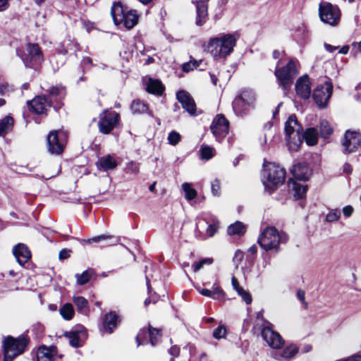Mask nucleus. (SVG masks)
<instances>
[{
  "mask_svg": "<svg viewBox=\"0 0 361 361\" xmlns=\"http://www.w3.org/2000/svg\"><path fill=\"white\" fill-rule=\"evenodd\" d=\"M236 44V37L233 34L222 35L212 37L203 45L204 50L209 52L214 59H225L233 51Z\"/></svg>",
  "mask_w": 361,
  "mask_h": 361,
  "instance_id": "f257e3e1",
  "label": "nucleus"
},
{
  "mask_svg": "<svg viewBox=\"0 0 361 361\" xmlns=\"http://www.w3.org/2000/svg\"><path fill=\"white\" fill-rule=\"evenodd\" d=\"M288 236L283 231H279L274 226H267L261 231L257 243L266 252L275 253L280 250V245L286 244Z\"/></svg>",
  "mask_w": 361,
  "mask_h": 361,
  "instance_id": "f03ea898",
  "label": "nucleus"
},
{
  "mask_svg": "<svg viewBox=\"0 0 361 361\" xmlns=\"http://www.w3.org/2000/svg\"><path fill=\"white\" fill-rule=\"evenodd\" d=\"M286 171L279 165L264 160L262 181L265 190L269 194L282 185L285 180Z\"/></svg>",
  "mask_w": 361,
  "mask_h": 361,
  "instance_id": "7ed1b4c3",
  "label": "nucleus"
},
{
  "mask_svg": "<svg viewBox=\"0 0 361 361\" xmlns=\"http://www.w3.org/2000/svg\"><path fill=\"white\" fill-rule=\"evenodd\" d=\"M284 130L289 150L298 151L302 142L300 133L302 128L295 115L288 117L285 123Z\"/></svg>",
  "mask_w": 361,
  "mask_h": 361,
  "instance_id": "20e7f679",
  "label": "nucleus"
},
{
  "mask_svg": "<svg viewBox=\"0 0 361 361\" xmlns=\"http://www.w3.org/2000/svg\"><path fill=\"white\" fill-rule=\"evenodd\" d=\"M297 63L296 60L290 59L285 66L275 71V75L284 90V94L290 89L294 78L298 74Z\"/></svg>",
  "mask_w": 361,
  "mask_h": 361,
  "instance_id": "39448f33",
  "label": "nucleus"
},
{
  "mask_svg": "<svg viewBox=\"0 0 361 361\" xmlns=\"http://www.w3.org/2000/svg\"><path fill=\"white\" fill-rule=\"evenodd\" d=\"M27 343L28 339L25 336L6 338L4 343V361H13L16 356L23 353Z\"/></svg>",
  "mask_w": 361,
  "mask_h": 361,
  "instance_id": "423d86ee",
  "label": "nucleus"
},
{
  "mask_svg": "<svg viewBox=\"0 0 361 361\" xmlns=\"http://www.w3.org/2000/svg\"><path fill=\"white\" fill-rule=\"evenodd\" d=\"M319 16L320 20L331 26H336L341 19L339 8L329 2H321L319 5Z\"/></svg>",
  "mask_w": 361,
  "mask_h": 361,
  "instance_id": "0eeeda50",
  "label": "nucleus"
},
{
  "mask_svg": "<svg viewBox=\"0 0 361 361\" xmlns=\"http://www.w3.org/2000/svg\"><path fill=\"white\" fill-rule=\"evenodd\" d=\"M255 101V93L252 90H244L233 102V109L238 116L247 114Z\"/></svg>",
  "mask_w": 361,
  "mask_h": 361,
  "instance_id": "6e6552de",
  "label": "nucleus"
},
{
  "mask_svg": "<svg viewBox=\"0 0 361 361\" xmlns=\"http://www.w3.org/2000/svg\"><path fill=\"white\" fill-rule=\"evenodd\" d=\"M99 131L103 134H109L118 125L120 115L116 111L105 110L99 114Z\"/></svg>",
  "mask_w": 361,
  "mask_h": 361,
  "instance_id": "1a4fd4ad",
  "label": "nucleus"
},
{
  "mask_svg": "<svg viewBox=\"0 0 361 361\" xmlns=\"http://www.w3.org/2000/svg\"><path fill=\"white\" fill-rule=\"evenodd\" d=\"M66 142V134L61 130H54L47 136L48 151L52 154H60L63 152Z\"/></svg>",
  "mask_w": 361,
  "mask_h": 361,
  "instance_id": "9d476101",
  "label": "nucleus"
},
{
  "mask_svg": "<svg viewBox=\"0 0 361 361\" xmlns=\"http://www.w3.org/2000/svg\"><path fill=\"white\" fill-rule=\"evenodd\" d=\"M333 86L329 82L318 85L313 91V99L319 107H326L332 94Z\"/></svg>",
  "mask_w": 361,
  "mask_h": 361,
  "instance_id": "9b49d317",
  "label": "nucleus"
},
{
  "mask_svg": "<svg viewBox=\"0 0 361 361\" xmlns=\"http://www.w3.org/2000/svg\"><path fill=\"white\" fill-rule=\"evenodd\" d=\"M229 122L222 114L217 115L211 125V131L218 142L228 133Z\"/></svg>",
  "mask_w": 361,
  "mask_h": 361,
  "instance_id": "f8f14e48",
  "label": "nucleus"
},
{
  "mask_svg": "<svg viewBox=\"0 0 361 361\" xmlns=\"http://www.w3.org/2000/svg\"><path fill=\"white\" fill-rule=\"evenodd\" d=\"M344 154L356 152L361 146V135L356 131L347 130L342 141Z\"/></svg>",
  "mask_w": 361,
  "mask_h": 361,
  "instance_id": "ddd939ff",
  "label": "nucleus"
},
{
  "mask_svg": "<svg viewBox=\"0 0 361 361\" xmlns=\"http://www.w3.org/2000/svg\"><path fill=\"white\" fill-rule=\"evenodd\" d=\"M27 55L22 56L25 65L32 67L39 64L43 61L42 53L37 44L29 43L27 44Z\"/></svg>",
  "mask_w": 361,
  "mask_h": 361,
  "instance_id": "4468645a",
  "label": "nucleus"
},
{
  "mask_svg": "<svg viewBox=\"0 0 361 361\" xmlns=\"http://www.w3.org/2000/svg\"><path fill=\"white\" fill-rule=\"evenodd\" d=\"M262 336L267 345L274 349H279L283 344V340L280 334L273 331L269 326L262 329Z\"/></svg>",
  "mask_w": 361,
  "mask_h": 361,
  "instance_id": "2eb2a0df",
  "label": "nucleus"
},
{
  "mask_svg": "<svg viewBox=\"0 0 361 361\" xmlns=\"http://www.w3.org/2000/svg\"><path fill=\"white\" fill-rule=\"evenodd\" d=\"M64 335L68 339L69 344L74 348L82 346L87 337V331L83 326L66 332Z\"/></svg>",
  "mask_w": 361,
  "mask_h": 361,
  "instance_id": "dca6fc26",
  "label": "nucleus"
},
{
  "mask_svg": "<svg viewBox=\"0 0 361 361\" xmlns=\"http://www.w3.org/2000/svg\"><path fill=\"white\" fill-rule=\"evenodd\" d=\"M27 104L29 110L35 114H46L51 106L45 96H37L32 100L27 101Z\"/></svg>",
  "mask_w": 361,
  "mask_h": 361,
  "instance_id": "f3484780",
  "label": "nucleus"
},
{
  "mask_svg": "<svg viewBox=\"0 0 361 361\" xmlns=\"http://www.w3.org/2000/svg\"><path fill=\"white\" fill-rule=\"evenodd\" d=\"M310 82L308 75L299 78L295 83L296 94L302 99H308L311 94Z\"/></svg>",
  "mask_w": 361,
  "mask_h": 361,
  "instance_id": "a211bd4d",
  "label": "nucleus"
},
{
  "mask_svg": "<svg viewBox=\"0 0 361 361\" xmlns=\"http://www.w3.org/2000/svg\"><path fill=\"white\" fill-rule=\"evenodd\" d=\"M178 101L181 104L182 107L190 115H194L196 111V104L191 96L184 90H180L176 93Z\"/></svg>",
  "mask_w": 361,
  "mask_h": 361,
  "instance_id": "6ab92c4d",
  "label": "nucleus"
},
{
  "mask_svg": "<svg viewBox=\"0 0 361 361\" xmlns=\"http://www.w3.org/2000/svg\"><path fill=\"white\" fill-rule=\"evenodd\" d=\"M56 357L57 350L55 346L41 345L36 353L37 361H55Z\"/></svg>",
  "mask_w": 361,
  "mask_h": 361,
  "instance_id": "aec40b11",
  "label": "nucleus"
},
{
  "mask_svg": "<svg viewBox=\"0 0 361 361\" xmlns=\"http://www.w3.org/2000/svg\"><path fill=\"white\" fill-rule=\"evenodd\" d=\"M13 253L17 262L21 266L24 265L30 258L31 252L26 245L18 243L13 248Z\"/></svg>",
  "mask_w": 361,
  "mask_h": 361,
  "instance_id": "412c9836",
  "label": "nucleus"
},
{
  "mask_svg": "<svg viewBox=\"0 0 361 361\" xmlns=\"http://www.w3.org/2000/svg\"><path fill=\"white\" fill-rule=\"evenodd\" d=\"M159 334V329L152 328L149 326L148 330L145 329H140L139 333L136 336V342L137 345H140L142 344H145L147 339L149 338V342L152 346H154L157 343V340L154 337V334Z\"/></svg>",
  "mask_w": 361,
  "mask_h": 361,
  "instance_id": "4be33fe9",
  "label": "nucleus"
},
{
  "mask_svg": "<svg viewBox=\"0 0 361 361\" xmlns=\"http://www.w3.org/2000/svg\"><path fill=\"white\" fill-rule=\"evenodd\" d=\"M209 0H196V25L202 26L207 20L208 16Z\"/></svg>",
  "mask_w": 361,
  "mask_h": 361,
  "instance_id": "5701e85b",
  "label": "nucleus"
},
{
  "mask_svg": "<svg viewBox=\"0 0 361 361\" xmlns=\"http://www.w3.org/2000/svg\"><path fill=\"white\" fill-rule=\"evenodd\" d=\"M298 348L294 344L288 345L282 352H274L271 356L278 360H290L293 358L298 353Z\"/></svg>",
  "mask_w": 361,
  "mask_h": 361,
  "instance_id": "b1692460",
  "label": "nucleus"
},
{
  "mask_svg": "<svg viewBox=\"0 0 361 361\" xmlns=\"http://www.w3.org/2000/svg\"><path fill=\"white\" fill-rule=\"evenodd\" d=\"M145 90L152 94L161 95L164 91V87L158 79L149 78L145 80Z\"/></svg>",
  "mask_w": 361,
  "mask_h": 361,
  "instance_id": "393cba45",
  "label": "nucleus"
},
{
  "mask_svg": "<svg viewBox=\"0 0 361 361\" xmlns=\"http://www.w3.org/2000/svg\"><path fill=\"white\" fill-rule=\"evenodd\" d=\"M288 186L295 200L302 199L306 196L307 190L306 185L299 183L290 179L288 182Z\"/></svg>",
  "mask_w": 361,
  "mask_h": 361,
  "instance_id": "a878e982",
  "label": "nucleus"
},
{
  "mask_svg": "<svg viewBox=\"0 0 361 361\" xmlns=\"http://www.w3.org/2000/svg\"><path fill=\"white\" fill-rule=\"evenodd\" d=\"M291 173L299 180H307L310 176L309 167L306 164H298L293 166Z\"/></svg>",
  "mask_w": 361,
  "mask_h": 361,
  "instance_id": "bb28decb",
  "label": "nucleus"
},
{
  "mask_svg": "<svg viewBox=\"0 0 361 361\" xmlns=\"http://www.w3.org/2000/svg\"><path fill=\"white\" fill-rule=\"evenodd\" d=\"M118 322V317L112 312L106 314L103 319L104 331L111 334Z\"/></svg>",
  "mask_w": 361,
  "mask_h": 361,
  "instance_id": "cd10ccee",
  "label": "nucleus"
},
{
  "mask_svg": "<svg viewBox=\"0 0 361 361\" xmlns=\"http://www.w3.org/2000/svg\"><path fill=\"white\" fill-rule=\"evenodd\" d=\"M126 11L120 2H115L113 4L111 14L113 18L114 22L116 25L121 24V20L123 19Z\"/></svg>",
  "mask_w": 361,
  "mask_h": 361,
  "instance_id": "c85d7f7f",
  "label": "nucleus"
},
{
  "mask_svg": "<svg viewBox=\"0 0 361 361\" xmlns=\"http://www.w3.org/2000/svg\"><path fill=\"white\" fill-rule=\"evenodd\" d=\"M138 20V15L135 10H129L126 12L124 18L121 20V23H123L124 26L130 30L132 29L137 23Z\"/></svg>",
  "mask_w": 361,
  "mask_h": 361,
  "instance_id": "c756f323",
  "label": "nucleus"
},
{
  "mask_svg": "<svg viewBox=\"0 0 361 361\" xmlns=\"http://www.w3.org/2000/svg\"><path fill=\"white\" fill-rule=\"evenodd\" d=\"M98 167L104 171L114 169L117 166V162L111 155H106L99 159L97 163Z\"/></svg>",
  "mask_w": 361,
  "mask_h": 361,
  "instance_id": "7c9ffc66",
  "label": "nucleus"
},
{
  "mask_svg": "<svg viewBox=\"0 0 361 361\" xmlns=\"http://www.w3.org/2000/svg\"><path fill=\"white\" fill-rule=\"evenodd\" d=\"M301 136L305 140V142L308 145H314L317 144L318 140V133L317 129L314 128H307L305 133L301 135Z\"/></svg>",
  "mask_w": 361,
  "mask_h": 361,
  "instance_id": "2f4dec72",
  "label": "nucleus"
},
{
  "mask_svg": "<svg viewBox=\"0 0 361 361\" xmlns=\"http://www.w3.org/2000/svg\"><path fill=\"white\" fill-rule=\"evenodd\" d=\"M73 301L79 312L86 314L88 312V301L84 297L75 296Z\"/></svg>",
  "mask_w": 361,
  "mask_h": 361,
  "instance_id": "473e14b6",
  "label": "nucleus"
},
{
  "mask_svg": "<svg viewBox=\"0 0 361 361\" xmlns=\"http://www.w3.org/2000/svg\"><path fill=\"white\" fill-rule=\"evenodd\" d=\"M130 109L133 114H142L148 111V106L140 100L135 99L133 101Z\"/></svg>",
  "mask_w": 361,
  "mask_h": 361,
  "instance_id": "72a5a7b5",
  "label": "nucleus"
},
{
  "mask_svg": "<svg viewBox=\"0 0 361 361\" xmlns=\"http://www.w3.org/2000/svg\"><path fill=\"white\" fill-rule=\"evenodd\" d=\"M13 126V118L6 116L2 120H0V135L3 136L9 131Z\"/></svg>",
  "mask_w": 361,
  "mask_h": 361,
  "instance_id": "f704fd0d",
  "label": "nucleus"
},
{
  "mask_svg": "<svg viewBox=\"0 0 361 361\" xmlns=\"http://www.w3.org/2000/svg\"><path fill=\"white\" fill-rule=\"evenodd\" d=\"M245 232V226L240 221H236L233 224H231L227 229L228 235H243Z\"/></svg>",
  "mask_w": 361,
  "mask_h": 361,
  "instance_id": "c9c22d12",
  "label": "nucleus"
},
{
  "mask_svg": "<svg viewBox=\"0 0 361 361\" xmlns=\"http://www.w3.org/2000/svg\"><path fill=\"white\" fill-rule=\"evenodd\" d=\"M93 274V270L88 269L84 271L81 274H76L75 276L77 280L78 284L82 286L86 284L90 281Z\"/></svg>",
  "mask_w": 361,
  "mask_h": 361,
  "instance_id": "e433bc0d",
  "label": "nucleus"
},
{
  "mask_svg": "<svg viewBox=\"0 0 361 361\" xmlns=\"http://www.w3.org/2000/svg\"><path fill=\"white\" fill-rule=\"evenodd\" d=\"M60 314L64 319H71L74 315V310L73 305L70 303H66L60 309Z\"/></svg>",
  "mask_w": 361,
  "mask_h": 361,
  "instance_id": "4c0bfd02",
  "label": "nucleus"
},
{
  "mask_svg": "<svg viewBox=\"0 0 361 361\" xmlns=\"http://www.w3.org/2000/svg\"><path fill=\"white\" fill-rule=\"evenodd\" d=\"M218 224L219 222L216 219L214 216H211L209 223H208V226L206 228V233L208 237H212L216 233L219 228Z\"/></svg>",
  "mask_w": 361,
  "mask_h": 361,
  "instance_id": "58836bf2",
  "label": "nucleus"
},
{
  "mask_svg": "<svg viewBox=\"0 0 361 361\" xmlns=\"http://www.w3.org/2000/svg\"><path fill=\"white\" fill-rule=\"evenodd\" d=\"M320 135L323 138L328 137L333 133V128L330 126L329 123L326 120L320 121Z\"/></svg>",
  "mask_w": 361,
  "mask_h": 361,
  "instance_id": "ea45409f",
  "label": "nucleus"
},
{
  "mask_svg": "<svg viewBox=\"0 0 361 361\" xmlns=\"http://www.w3.org/2000/svg\"><path fill=\"white\" fill-rule=\"evenodd\" d=\"M211 293H212V298L214 300H222L226 295V293L217 283L213 284L211 288Z\"/></svg>",
  "mask_w": 361,
  "mask_h": 361,
  "instance_id": "a19ab883",
  "label": "nucleus"
},
{
  "mask_svg": "<svg viewBox=\"0 0 361 361\" xmlns=\"http://www.w3.org/2000/svg\"><path fill=\"white\" fill-rule=\"evenodd\" d=\"M49 95L52 97H58L59 99L63 98L66 95L65 88L62 86L51 87L49 90Z\"/></svg>",
  "mask_w": 361,
  "mask_h": 361,
  "instance_id": "79ce46f5",
  "label": "nucleus"
},
{
  "mask_svg": "<svg viewBox=\"0 0 361 361\" xmlns=\"http://www.w3.org/2000/svg\"><path fill=\"white\" fill-rule=\"evenodd\" d=\"M210 216H204L203 217H198L196 220V231L200 235L201 229L207 227L208 223H209Z\"/></svg>",
  "mask_w": 361,
  "mask_h": 361,
  "instance_id": "37998d69",
  "label": "nucleus"
},
{
  "mask_svg": "<svg viewBox=\"0 0 361 361\" xmlns=\"http://www.w3.org/2000/svg\"><path fill=\"white\" fill-rule=\"evenodd\" d=\"M213 263V259L210 257L202 259L199 262H195L192 267L194 272L199 271L204 265H210Z\"/></svg>",
  "mask_w": 361,
  "mask_h": 361,
  "instance_id": "c03bdc74",
  "label": "nucleus"
},
{
  "mask_svg": "<svg viewBox=\"0 0 361 361\" xmlns=\"http://www.w3.org/2000/svg\"><path fill=\"white\" fill-rule=\"evenodd\" d=\"M182 188L183 191L185 192L186 199H188V200H192L195 198L197 192L195 190L191 188V185L189 183H183Z\"/></svg>",
  "mask_w": 361,
  "mask_h": 361,
  "instance_id": "a18cd8bd",
  "label": "nucleus"
},
{
  "mask_svg": "<svg viewBox=\"0 0 361 361\" xmlns=\"http://www.w3.org/2000/svg\"><path fill=\"white\" fill-rule=\"evenodd\" d=\"M341 216V212L339 209H331L326 216V220L328 222H334L339 219Z\"/></svg>",
  "mask_w": 361,
  "mask_h": 361,
  "instance_id": "49530a36",
  "label": "nucleus"
},
{
  "mask_svg": "<svg viewBox=\"0 0 361 361\" xmlns=\"http://www.w3.org/2000/svg\"><path fill=\"white\" fill-rule=\"evenodd\" d=\"M169 143L172 145H177L180 140V135L175 130L171 131L168 135Z\"/></svg>",
  "mask_w": 361,
  "mask_h": 361,
  "instance_id": "de8ad7c7",
  "label": "nucleus"
},
{
  "mask_svg": "<svg viewBox=\"0 0 361 361\" xmlns=\"http://www.w3.org/2000/svg\"><path fill=\"white\" fill-rule=\"evenodd\" d=\"M226 333V329L224 325H220L213 331V336L216 339H221L224 337Z\"/></svg>",
  "mask_w": 361,
  "mask_h": 361,
  "instance_id": "09e8293b",
  "label": "nucleus"
},
{
  "mask_svg": "<svg viewBox=\"0 0 361 361\" xmlns=\"http://www.w3.org/2000/svg\"><path fill=\"white\" fill-rule=\"evenodd\" d=\"M213 148L208 146H202L201 147V156L204 159H209L213 157Z\"/></svg>",
  "mask_w": 361,
  "mask_h": 361,
  "instance_id": "8fccbe9b",
  "label": "nucleus"
},
{
  "mask_svg": "<svg viewBox=\"0 0 361 361\" xmlns=\"http://www.w3.org/2000/svg\"><path fill=\"white\" fill-rule=\"evenodd\" d=\"M238 294L241 297L242 300L247 304L249 305L252 302V296L250 293L244 289H240V292Z\"/></svg>",
  "mask_w": 361,
  "mask_h": 361,
  "instance_id": "3c124183",
  "label": "nucleus"
},
{
  "mask_svg": "<svg viewBox=\"0 0 361 361\" xmlns=\"http://www.w3.org/2000/svg\"><path fill=\"white\" fill-rule=\"evenodd\" d=\"M211 190L214 196H219L220 195V182L218 179H215L212 182Z\"/></svg>",
  "mask_w": 361,
  "mask_h": 361,
  "instance_id": "603ef678",
  "label": "nucleus"
},
{
  "mask_svg": "<svg viewBox=\"0 0 361 361\" xmlns=\"http://www.w3.org/2000/svg\"><path fill=\"white\" fill-rule=\"evenodd\" d=\"M109 238H111V236H109V235H101L93 237L92 238H89V239H87V240H85V241L87 242V243H99V242H101L102 240H107V239H109Z\"/></svg>",
  "mask_w": 361,
  "mask_h": 361,
  "instance_id": "864d4df0",
  "label": "nucleus"
},
{
  "mask_svg": "<svg viewBox=\"0 0 361 361\" xmlns=\"http://www.w3.org/2000/svg\"><path fill=\"white\" fill-rule=\"evenodd\" d=\"M13 90V87L8 83L5 82L0 84V94L4 95L6 93Z\"/></svg>",
  "mask_w": 361,
  "mask_h": 361,
  "instance_id": "5fc2aeb1",
  "label": "nucleus"
},
{
  "mask_svg": "<svg viewBox=\"0 0 361 361\" xmlns=\"http://www.w3.org/2000/svg\"><path fill=\"white\" fill-rule=\"evenodd\" d=\"M297 297L300 301L304 305V307L306 309L307 307V303L305 302V293L302 290H298L297 292Z\"/></svg>",
  "mask_w": 361,
  "mask_h": 361,
  "instance_id": "6e6d98bb",
  "label": "nucleus"
},
{
  "mask_svg": "<svg viewBox=\"0 0 361 361\" xmlns=\"http://www.w3.org/2000/svg\"><path fill=\"white\" fill-rule=\"evenodd\" d=\"M243 252L240 250H237L235 252L234 257H233V262L235 263L236 267L238 266V264L243 260Z\"/></svg>",
  "mask_w": 361,
  "mask_h": 361,
  "instance_id": "4d7b16f0",
  "label": "nucleus"
},
{
  "mask_svg": "<svg viewBox=\"0 0 361 361\" xmlns=\"http://www.w3.org/2000/svg\"><path fill=\"white\" fill-rule=\"evenodd\" d=\"M353 211V207L350 205L344 207L342 210L343 214L345 217H350L352 215Z\"/></svg>",
  "mask_w": 361,
  "mask_h": 361,
  "instance_id": "13d9d810",
  "label": "nucleus"
},
{
  "mask_svg": "<svg viewBox=\"0 0 361 361\" xmlns=\"http://www.w3.org/2000/svg\"><path fill=\"white\" fill-rule=\"evenodd\" d=\"M195 68H196L195 63H190V61L183 63V67H182L183 71L186 73H188Z\"/></svg>",
  "mask_w": 361,
  "mask_h": 361,
  "instance_id": "bf43d9fd",
  "label": "nucleus"
},
{
  "mask_svg": "<svg viewBox=\"0 0 361 361\" xmlns=\"http://www.w3.org/2000/svg\"><path fill=\"white\" fill-rule=\"evenodd\" d=\"M70 250L63 249L59 252V258L60 259H65L70 257Z\"/></svg>",
  "mask_w": 361,
  "mask_h": 361,
  "instance_id": "052dcab7",
  "label": "nucleus"
},
{
  "mask_svg": "<svg viewBox=\"0 0 361 361\" xmlns=\"http://www.w3.org/2000/svg\"><path fill=\"white\" fill-rule=\"evenodd\" d=\"M231 283L233 289L235 290L237 293L240 292V289H243L241 286H240L238 281L235 276L232 277Z\"/></svg>",
  "mask_w": 361,
  "mask_h": 361,
  "instance_id": "680f3d73",
  "label": "nucleus"
},
{
  "mask_svg": "<svg viewBox=\"0 0 361 361\" xmlns=\"http://www.w3.org/2000/svg\"><path fill=\"white\" fill-rule=\"evenodd\" d=\"M169 353L172 356L177 357L179 355L180 348L176 345H173L169 349Z\"/></svg>",
  "mask_w": 361,
  "mask_h": 361,
  "instance_id": "e2e57ef3",
  "label": "nucleus"
},
{
  "mask_svg": "<svg viewBox=\"0 0 361 361\" xmlns=\"http://www.w3.org/2000/svg\"><path fill=\"white\" fill-rule=\"evenodd\" d=\"M199 292L201 295H202L204 296L209 297V298H212V293H211V289H207V288L199 289Z\"/></svg>",
  "mask_w": 361,
  "mask_h": 361,
  "instance_id": "0e129e2a",
  "label": "nucleus"
},
{
  "mask_svg": "<svg viewBox=\"0 0 361 361\" xmlns=\"http://www.w3.org/2000/svg\"><path fill=\"white\" fill-rule=\"evenodd\" d=\"M8 6V0H0V11L6 10Z\"/></svg>",
  "mask_w": 361,
  "mask_h": 361,
  "instance_id": "69168bd1",
  "label": "nucleus"
},
{
  "mask_svg": "<svg viewBox=\"0 0 361 361\" xmlns=\"http://www.w3.org/2000/svg\"><path fill=\"white\" fill-rule=\"evenodd\" d=\"M353 171V168L350 164L345 163L343 165V172L345 173H350Z\"/></svg>",
  "mask_w": 361,
  "mask_h": 361,
  "instance_id": "338daca9",
  "label": "nucleus"
},
{
  "mask_svg": "<svg viewBox=\"0 0 361 361\" xmlns=\"http://www.w3.org/2000/svg\"><path fill=\"white\" fill-rule=\"evenodd\" d=\"M345 360L346 361H361V355H354Z\"/></svg>",
  "mask_w": 361,
  "mask_h": 361,
  "instance_id": "774afa93",
  "label": "nucleus"
}]
</instances>
